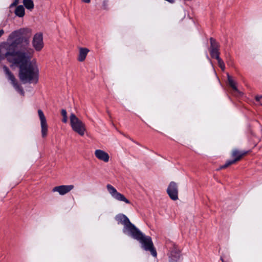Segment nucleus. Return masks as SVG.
<instances>
[{
    "instance_id": "f257e3e1",
    "label": "nucleus",
    "mask_w": 262,
    "mask_h": 262,
    "mask_svg": "<svg viewBox=\"0 0 262 262\" xmlns=\"http://www.w3.org/2000/svg\"><path fill=\"white\" fill-rule=\"evenodd\" d=\"M34 50L30 54L25 56L22 61L15 63L14 66L19 67V78L24 83H37L39 78V70L36 65L30 61L33 56Z\"/></svg>"
},
{
    "instance_id": "f03ea898",
    "label": "nucleus",
    "mask_w": 262,
    "mask_h": 262,
    "mask_svg": "<svg viewBox=\"0 0 262 262\" xmlns=\"http://www.w3.org/2000/svg\"><path fill=\"white\" fill-rule=\"evenodd\" d=\"M16 48L11 43L4 42L0 49L2 51L3 50L6 51L4 55L8 61L13 65L22 61L25 56H28L27 54H30V52H32L33 50L30 47L20 48L17 51H16Z\"/></svg>"
},
{
    "instance_id": "7ed1b4c3",
    "label": "nucleus",
    "mask_w": 262,
    "mask_h": 262,
    "mask_svg": "<svg viewBox=\"0 0 262 262\" xmlns=\"http://www.w3.org/2000/svg\"><path fill=\"white\" fill-rule=\"evenodd\" d=\"M130 236L134 239L139 241L144 250L150 251L153 256H157V251L154 247L151 238L150 236L145 235L138 228Z\"/></svg>"
},
{
    "instance_id": "20e7f679",
    "label": "nucleus",
    "mask_w": 262,
    "mask_h": 262,
    "mask_svg": "<svg viewBox=\"0 0 262 262\" xmlns=\"http://www.w3.org/2000/svg\"><path fill=\"white\" fill-rule=\"evenodd\" d=\"M28 32H30V30L27 29H21L14 31L9 35L8 40H12L11 43L15 47V48H17L20 45H21L20 48L29 47V38L23 36L25 33Z\"/></svg>"
},
{
    "instance_id": "39448f33",
    "label": "nucleus",
    "mask_w": 262,
    "mask_h": 262,
    "mask_svg": "<svg viewBox=\"0 0 262 262\" xmlns=\"http://www.w3.org/2000/svg\"><path fill=\"white\" fill-rule=\"evenodd\" d=\"M115 220L118 222V224L124 225V233H127L129 236L137 228L130 222L128 218L124 214H119L117 215L115 217Z\"/></svg>"
},
{
    "instance_id": "423d86ee",
    "label": "nucleus",
    "mask_w": 262,
    "mask_h": 262,
    "mask_svg": "<svg viewBox=\"0 0 262 262\" xmlns=\"http://www.w3.org/2000/svg\"><path fill=\"white\" fill-rule=\"evenodd\" d=\"M70 120L72 129L79 135L83 136L86 131L85 124L73 113L70 115Z\"/></svg>"
},
{
    "instance_id": "0eeeda50",
    "label": "nucleus",
    "mask_w": 262,
    "mask_h": 262,
    "mask_svg": "<svg viewBox=\"0 0 262 262\" xmlns=\"http://www.w3.org/2000/svg\"><path fill=\"white\" fill-rule=\"evenodd\" d=\"M248 152V151L239 150L237 148L233 149L231 152V157L233 158V159L227 160L226 163L221 166L218 170L225 169L229 166L236 163L237 162L241 160Z\"/></svg>"
},
{
    "instance_id": "6e6552de",
    "label": "nucleus",
    "mask_w": 262,
    "mask_h": 262,
    "mask_svg": "<svg viewBox=\"0 0 262 262\" xmlns=\"http://www.w3.org/2000/svg\"><path fill=\"white\" fill-rule=\"evenodd\" d=\"M106 188L109 193L115 200L118 201L123 202L126 204H131V202L126 199L123 194L118 192L116 189L111 184H107L106 185Z\"/></svg>"
},
{
    "instance_id": "1a4fd4ad",
    "label": "nucleus",
    "mask_w": 262,
    "mask_h": 262,
    "mask_svg": "<svg viewBox=\"0 0 262 262\" xmlns=\"http://www.w3.org/2000/svg\"><path fill=\"white\" fill-rule=\"evenodd\" d=\"M167 193L171 200H177L178 199V184L173 181L171 182L167 187Z\"/></svg>"
},
{
    "instance_id": "9d476101",
    "label": "nucleus",
    "mask_w": 262,
    "mask_h": 262,
    "mask_svg": "<svg viewBox=\"0 0 262 262\" xmlns=\"http://www.w3.org/2000/svg\"><path fill=\"white\" fill-rule=\"evenodd\" d=\"M38 114L40 121L41 136L42 138H45L47 135L48 130L47 120L43 112L41 110H38Z\"/></svg>"
},
{
    "instance_id": "9b49d317",
    "label": "nucleus",
    "mask_w": 262,
    "mask_h": 262,
    "mask_svg": "<svg viewBox=\"0 0 262 262\" xmlns=\"http://www.w3.org/2000/svg\"><path fill=\"white\" fill-rule=\"evenodd\" d=\"M32 45L37 51H39L43 48V42L42 33H38L35 34L33 38Z\"/></svg>"
},
{
    "instance_id": "f8f14e48",
    "label": "nucleus",
    "mask_w": 262,
    "mask_h": 262,
    "mask_svg": "<svg viewBox=\"0 0 262 262\" xmlns=\"http://www.w3.org/2000/svg\"><path fill=\"white\" fill-rule=\"evenodd\" d=\"M210 47L209 48V52L211 57L213 58L220 55V45L216 40L212 37L210 38Z\"/></svg>"
},
{
    "instance_id": "ddd939ff",
    "label": "nucleus",
    "mask_w": 262,
    "mask_h": 262,
    "mask_svg": "<svg viewBox=\"0 0 262 262\" xmlns=\"http://www.w3.org/2000/svg\"><path fill=\"white\" fill-rule=\"evenodd\" d=\"M74 187L73 185H60L54 187L52 191L58 192L60 195H64L72 190Z\"/></svg>"
},
{
    "instance_id": "4468645a",
    "label": "nucleus",
    "mask_w": 262,
    "mask_h": 262,
    "mask_svg": "<svg viewBox=\"0 0 262 262\" xmlns=\"http://www.w3.org/2000/svg\"><path fill=\"white\" fill-rule=\"evenodd\" d=\"M181 257V251L177 247H174L171 251L169 256V262H178Z\"/></svg>"
},
{
    "instance_id": "2eb2a0df",
    "label": "nucleus",
    "mask_w": 262,
    "mask_h": 262,
    "mask_svg": "<svg viewBox=\"0 0 262 262\" xmlns=\"http://www.w3.org/2000/svg\"><path fill=\"white\" fill-rule=\"evenodd\" d=\"M95 156L97 159L103 161L104 162H107L110 158L108 154L105 151L101 149L96 150L95 151Z\"/></svg>"
},
{
    "instance_id": "dca6fc26",
    "label": "nucleus",
    "mask_w": 262,
    "mask_h": 262,
    "mask_svg": "<svg viewBox=\"0 0 262 262\" xmlns=\"http://www.w3.org/2000/svg\"><path fill=\"white\" fill-rule=\"evenodd\" d=\"M3 69L5 74L7 75L8 78L11 81V83L13 84V85L17 82L14 76L9 70L8 67H7L6 66H4L3 67Z\"/></svg>"
},
{
    "instance_id": "f3484780",
    "label": "nucleus",
    "mask_w": 262,
    "mask_h": 262,
    "mask_svg": "<svg viewBox=\"0 0 262 262\" xmlns=\"http://www.w3.org/2000/svg\"><path fill=\"white\" fill-rule=\"evenodd\" d=\"M89 52V50L87 48H80L78 57V60L80 62L83 61L85 60Z\"/></svg>"
},
{
    "instance_id": "a211bd4d",
    "label": "nucleus",
    "mask_w": 262,
    "mask_h": 262,
    "mask_svg": "<svg viewBox=\"0 0 262 262\" xmlns=\"http://www.w3.org/2000/svg\"><path fill=\"white\" fill-rule=\"evenodd\" d=\"M228 80L229 85L231 88H232L233 91L235 93H239L240 92H239L236 86V82L232 79V77L229 75H228Z\"/></svg>"
},
{
    "instance_id": "6ab92c4d",
    "label": "nucleus",
    "mask_w": 262,
    "mask_h": 262,
    "mask_svg": "<svg viewBox=\"0 0 262 262\" xmlns=\"http://www.w3.org/2000/svg\"><path fill=\"white\" fill-rule=\"evenodd\" d=\"M14 12L16 16L22 17L25 15V9L22 5H19L16 8Z\"/></svg>"
},
{
    "instance_id": "aec40b11",
    "label": "nucleus",
    "mask_w": 262,
    "mask_h": 262,
    "mask_svg": "<svg viewBox=\"0 0 262 262\" xmlns=\"http://www.w3.org/2000/svg\"><path fill=\"white\" fill-rule=\"evenodd\" d=\"M23 4L25 8L31 10L34 8V3L32 0H24Z\"/></svg>"
},
{
    "instance_id": "412c9836",
    "label": "nucleus",
    "mask_w": 262,
    "mask_h": 262,
    "mask_svg": "<svg viewBox=\"0 0 262 262\" xmlns=\"http://www.w3.org/2000/svg\"><path fill=\"white\" fill-rule=\"evenodd\" d=\"M213 58H215L217 60L219 66L222 70V71H224L225 69V65L223 60L220 57V55L214 57Z\"/></svg>"
},
{
    "instance_id": "4be33fe9",
    "label": "nucleus",
    "mask_w": 262,
    "mask_h": 262,
    "mask_svg": "<svg viewBox=\"0 0 262 262\" xmlns=\"http://www.w3.org/2000/svg\"><path fill=\"white\" fill-rule=\"evenodd\" d=\"M14 88L22 96L25 95V92L21 87V85L18 84V83H15V84L13 85Z\"/></svg>"
},
{
    "instance_id": "5701e85b",
    "label": "nucleus",
    "mask_w": 262,
    "mask_h": 262,
    "mask_svg": "<svg viewBox=\"0 0 262 262\" xmlns=\"http://www.w3.org/2000/svg\"><path fill=\"white\" fill-rule=\"evenodd\" d=\"M61 114L63 117L62 121L63 123H67V121H68V117H67V113L66 110L64 109H62L61 111Z\"/></svg>"
},
{
    "instance_id": "b1692460",
    "label": "nucleus",
    "mask_w": 262,
    "mask_h": 262,
    "mask_svg": "<svg viewBox=\"0 0 262 262\" xmlns=\"http://www.w3.org/2000/svg\"><path fill=\"white\" fill-rule=\"evenodd\" d=\"M19 0H14L13 3H12L10 5V7L12 8L13 7L16 6L18 5V4L19 3Z\"/></svg>"
},
{
    "instance_id": "393cba45",
    "label": "nucleus",
    "mask_w": 262,
    "mask_h": 262,
    "mask_svg": "<svg viewBox=\"0 0 262 262\" xmlns=\"http://www.w3.org/2000/svg\"><path fill=\"white\" fill-rule=\"evenodd\" d=\"M108 3V0H104L103 2V8L104 9H107V4Z\"/></svg>"
},
{
    "instance_id": "a878e982",
    "label": "nucleus",
    "mask_w": 262,
    "mask_h": 262,
    "mask_svg": "<svg viewBox=\"0 0 262 262\" xmlns=\"http://www.w3.org/2000/svg\"><path fill=\"white\" fill-rule=\"evenodd\" d=\"M2 51L0 49V61L4 59L5 58H6L5 56L4 55V53H2Z\"/></svg>"
},
{
    "instance_id": "bb28decb",
    "label": "nucleus",
    "mask_w": 262,
    "mask_h": 262,
    "mask_svg": "<svg viewBox=\"0 0 262 262\" xmlns=\"http://www.w3.org/2000/svg\"><path fill=\"white\" fill-rule=\"evenodd\" d=\"M262 98L261 95H257L255 96V100L257 101H259Z\"/></svg>"
},
{
    "instance_id": "cd10ccee",
    "label": "nucleus",
    "mask_w": 262,
    "mask_h": 262,
    "mask_svg": "<svg viewBox=\"0 0 262 262\" xmlns=\"http://www.w3.org/2000/svg\"><path fill=\"white\" fill-rule=\"evenodd\" d=\"M4 34V31L3 29L0 30V37Z\"/></svg>"
},
{
    "instance_id": "c85d7f7f",
    "label": "nucleus",
    "mask_w": 262,
    "mask_h": 262,
    "mask_svg": "<svg viewBox=\"0 0 262 262\" xmlns=\"http://www.w3.org/2000/svg\"><path fill=\"white\" fill-rule=\"evenodd\" d=\"M82 2L85 3H90L91 2V0H82Z\"/></svg>"
},
{
    "instance_id": "c756f323",
    "label": "nucleus",
    "mask_w": 262,
    "mask_h": 262,
    "mask_svg": "<svg viewBox=\"0 0 262 262\" xmlns=\"http://www.w3.org/2000/svg\"><path fill=\"white\" fill-rule=\"evenodd\" d=\"M166 1L170 2V3H173L174 2V0H166Z\"/></svg>"
},
{
    "instance_id": "7c9ffc66",
    "label": "nucleus",
    "mask_w": 262,
    "mask_h": 262,
    "mask_svg": "<svg viewBox=\"0 0 262 262\" xmlns=\"http://www.w3.org/2000/svg\"><path fill=\"white\" fill-rule=\"evenodd\" d=\"M107 113L108 115L110 116V117H111V113H110V111L107 110Z\"/></svg>"
}]
</instances>
